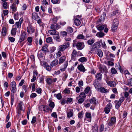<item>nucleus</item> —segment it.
<instances>
[{"label": "nucleus", "mask_w": 132, "mask_h": 132, "mask_svg": "<svg viewBox=\"0 0 132 132\" xmlns=\"http://www.w3.org/2000/svg\"><path fill=\"white\" fill-rule=\"evenodd\" d=\"M27 36V33L26 32L24 31L21 32L19 42L20 43H21L26 39Z\"/></svg>", "instance_id": "nucleus-1"}, {"label": "nucleus", "mask_w": 132, "mask_h": 132, "mask_svg": "<svg viewBox=\"0 0 132 132\" xmlns=\"http://www.w3.org/2000/svg\"><path fill=\"white\" fill-rule=\"evenodd\" d=\"M70 44L69 42H67L65 43V44L60 46L59 47V50L60 51L63 52L66 48L69 47Z\"/></svg>", "instance_id": "nucleus-2"}, {"label": "nucleus", "mask_w": 132, "mask_h": 132, "mask_svg": "<svg viewBox=\"0 0 132 132\" xmlns=\"http://www.w3.org/2000/svg\"><path fill=\"white\" fill-rule=\"evenodd\" d=\"M27 32L28 34H32L35 32V29L31 24H29L27 28Z\"/></svg>", "instance_id": "nucleus-3"}, {"label": "nucleus", "mask_w": 132, "mask_h": 132, "mask_svg": "<svg viewBox=\"0 0 132 132\" xmlns=\"http://www.w3.org/2000/svg\"><path fill=\"white\" fill-rule=\"evenodd\" d=\"M46 81L48 85H51L53 82H55L57 81V79L55 78H48L46 80Z\"/></svg>", "instance_id": "nucleus-4"}, {"label": "nucleus", "mask_w": 132, "mask_h": 132, "mask_svg": "<svg viewBox=\"0 0 132 132\" xmlns=\"http://www.w3.org/2000/svg\"><path fill=\"white\" fill-rule=\"evenodd\" d=\"M116 118L115 117H112L110 121L108 123V125L110 126L114 125V127L116 122Z\"/></svg>", "instance_id": "nucleus-5"}, {"label": "nucleus", "mask_w": 132, "mask_h": 132, "mask_svg": "<svg viewBox=\"0 0 132 132\" xmlns=\"http://www.w3.org/2000/svg\"><path fill=\"white\" fill-rule=\"evenodd\" d=\"M76 46L78 50H81L84 47V43L83 42L78 43L76 44Z\"/></svg>", "instance_id": "nucleus-6"}, {"label": "nucleus", "mask_w": 132, "mask_h": 132, "mask_svg": "<svg viewBox=\"0 0 132 132\" xmlns=\"http://www.w3.org/2000/svg\"><path fill=\"white\" fill-rule=\"evenodd\" d=\"M89 102L90 103L94 105H96L97 104L98 101L95 97H93L92 98L90 99Z\"/></svg>", "instance_id": "nucleus-7"}, {"label": "nucleus", "mask_w": 132, "mask_h": 132, "mask_svg": "<svg viewBox=\"0 0 132 132\" xmlns=\"http://www.w3.org/2000/svg\"><path fill=\"white\" fill-rule=\"evenodd\" d=\"M93 85L96 90L97 91H98L99 89L100 88V83L96 80L95 79L94 81Z\"/></svg>", "instance_id": "nucleus-8"}, {"label": "nucleus", "mask_w": 132, "mask_h": 132, "mask_svg": "<svg viewBox=\"0 0 132 132\" xmlns=\"http://www.w3.org/2000/svg\"><path fill=\"white\" fill-rule=\"evenodd\" d=\"M43 111L51 113L52 111V109L50 108L48 106L46 105H43Z\"/></svg>", "instance_id": "nucleus-9"}, {"label": "nucleus", "mask_w": 132, "mask_h": 132, "mask_svg": "<svg viewBox=\"0 0 132 132\" xmlns=\"http://www.w3.org/2000/svg\"><path fill=\"white\" fill-rule=\"evenodd\" d=\"M61 28V26L57 23L54 24H52L50 28L52 29L57 30Z\"/></svg>", "instance_id": "nucleus-10"}, {"label": "nucleus", "mask_w": 132, "mask_h": 132, "mask_svg": "<svg viewBox=\"0 0 132 132\" xmlns=\"http://www.w3.org/2000/svg\"><path fill=\"white\" fill-rule=\"evenodd\" d=\"M86 119H88L87 121L89 122H90L91 121L92 119L91 113L86 112L85 113V117L84 119L85 120H86Z\"/></svg>", "instance_id": "nucleus-11"}, {"label": "nucleus", "mask_w": 132, "mask_h": 132, "mask_svg": "<svg viewBox=\"0 0 132 132\" xmlns=\"http://www.w3.org/2000/svg\"><path fill=\"white\" fill-rule=\"evenodd\" d=\"M43 64L44 67L48 71H50L51 69V68L49 65L48 63L46 62H44Z\"/></svg>", "instance_id": "nucleus-12"}, {"label": "nucleus", "mask_w": 132, "mask_h": 132, "mask_svg": "<svg viewBox=\"0 0 132 132\" xmlns=\"http://www.w3.org/2000/svg\"><path fill=\"white\" fill-rule=\"evenodd\" d=\"M77 68L79 71H81L84 72L87 70L86 69L84 65L82 64H81L79 65L78 66Z\"/></svg>", "instance_id": "nucleus-13"}, {"label": "nucleus", "mask_w": 132, "mask_h": 132, "mask_svg": "<svg viewBox=\"0 0 132 132\" xmlns=\"http://www.w3.org/2000/svg\"><path fill=\"white\" fill-rule=\"evenodd\" d=\"M100 43H102V40H100L98 42L95 43L93 45L95 47V49L99 48L101 46Z\"/></svg>", "instance_id": "nucleus-14"}, {"label": "nucleus", "mask_w": 132, "mask_h": 132, "mask_svg": "<svg viewBox=\"0 0 132 132\" xmlns=\"http://www.w3.org/2000/svg\"><path fill=\"white\" fill-rule=\"evenodd\" d=\"M77 54V51L75 50H74L71 54V60L75 61L76 60V57Z\"/></svg>", "instance_id": "nucleus-15"}, {"label": "nucleus", "mask_w": 132, "mask_h": 132, "mask_svg": "<svg viewBox=\"0 0 132 132\" xmlns=\"http://www.w3.org/2000/svg\"><path fill=\"white\" fill-rule=\"evenodd\" d=\"M100 92L102 93H107L109 92V91L107 89H106L104 87H100V88L99 89Z\"/></svg>", "instance_id": "nucleus-16"}, {"label": "nucleus", "mask_w": 132, "mask_h": 132, "mask_svg": "<svg viewBox=\"0 0 132 132\" xmlns=\"http://www.w3.org/2000/svg\"><path fill=\"white\" fill-rule=\"evenodd\" d=\"M69 110V111L67 112V116L68 118H70L73 116V111L72 109H70Z\"/></svg>", "instance_id": "nucleus-17"}, {"label": "nucleus", "mask_w": 132, "mask_h": 132, "mask_svg": "<svg viewBox=\"0 0 132 132\" xmlns=\"http://www.w3.org/2000/svg\"><path fill=\"white\" fill-rule=\"evenodd\" d=\"M107 83L109 86L112 87H115L116 85L115 82L114 81H110L107 82Z\"/></svg>", "instance_id": "nucleus-18"}, {"label": "nucleus", "mask_w": 132, "mask_h": 132, "mask_svg": "<svg viewBox=\"0 0 132 132\" xmlns=\"http://www.w3.org/2000/svg\"><path fill=\"white\" fill-rule=\"evenodd\" d=\"M114 103L115 104L116 109L118 110L121 106V103L117 100H115L114 101Z\"/></svg>", "instance_id": "nucleus-19"}, {"label": "nucleus", "mask_w": 132, "mask_h": 132, "mask_svg": "<svg viewBox=\"0 0 132 132\" xmlns=\"http://www.w3.org/2000/svg\"><path fill=\"white\" fill-rule=\"evenodd\" d=\"M66 58V57L65 56H63L60 57L59 60V64H61L63 63L65 60Z\"/></svg>", "instance_id": "nucleus-20"}, {"label": "nucleus", "mask_w": 132, "mask_h": 132, "mask_svg": "<svg viewBox=\"0 0 132 132\" xmlns=\"http://www.w3.org/2000/svg\"><path fill=\"white\" fill-rule=\"evenodd\" d=\"M59 63V61L57 59H56L53 61L51 63V66L53 67L57 65Z\"/></svg>", "instance_id": "nucleus-21"}, {"label": "nucleus", "mask_w": 132, "mask_h": 132, "mask_svg": "<svg viewBox=\"0 0 132 132\" xmlns=\"http://www.w3.org/2000/svg\"><path fill=\"white\" fill-rule=\"evenodd\" d=\"M105 53V55L107 57H115V55L111 53L109 51L106 52Z\"/></svg>", "instance_id": "nucleus-22"}, {"label": "nucleus", "mask_w": 132, "mask_h": 132, "mask_svg": "<svg viewBox=\"0 0 132 132\" xmlns=\"http://www.w3.org/2000/svg\"><path fill=\"white\" fill-rule=\"evenodd\" d=\"M6 30L5 27H3L2 28V31L1 33V35L3 36H6Z\"/></svg>", "instance_id": "nucleus-23"}, {"label": "nucleus", "mask_w": 132, "mask_h": 132, "mask_svg": "<svg viewBox=\"0 0 132 132\" xmlns=\"http://www.w3.org/2000/svg\"><path fill=\"white\" fill-rule=\"evenodd\" d=\"M16 28H12L11 31V34L13 36H15L16 34Z\"/></svg>", "instance_id": "nucleus-24"}, {"label": "nucleus", "mask_w": 132, "mask_h": 132, "mask_svg": "<svg viewBox=\"0 0 132 132\" xmlns=\"http://www.w3.org/2000/svg\"><path fill=\"white\" fill-rule=\"evenodd\" d=\"M32 17L33 19L36 21L37 20V19L39 18L40 17L39 16L37 13H33L32 14Z\"/></svg>", "instance_id": "nucleus-25"}, {"label": "nucleus", "mask_w": 132, "mask_h": 132, "mask_svg": "<svg viewBox=\"0 0 132 132\" xmlns=\"http://www.w3.org/2000/svg\"><path fill=\"white\" fill-rule=\"evenodd\" d=\"M58 34H56L53 37L54 39L55 40L58 42H60L61 41L60 37L59 34V33L58 32Z\"/></svg>", "instance_id": "nucleus-26"}, {"label": "nucleus", "mask_w": 132, "mask_h": 132, "mask_svg": "<svg viewBox=\"0 0 132 132\" xmlns=\"http://www.w3.org/2000/svg\"><path fill=\"white\" fill-rule=\"evenodd\" d=\"M97 54L100 57H102L103 55V53L102 51L100 49H98L97 50Z\"/></svg>", "instance_id": "nucleus-27"}, {"label": "nucleus", "mask_w": 132, "mask_h": 132, "mask_svg": "<svg viewBox=\"0 0 132 132\" xmlns=\"http://www.w3.org/2000/svg\"><path fill=\"white\" fill-rule=\"evenodd\" d=\"M96 77L97 79L99 80H101L102 78V75L100 73H97L96 74Z\"/></svg>", "instance_id": "nucleus-28"}, {"label": "nucleus", "mask_w": 132, "mask_h": 132, "mask_svg": "<svg viewBox=\"0 0 132 132\" xmlns=\"http://www.w3.org/2000/svg\"><path fill=\"white\" fill-rule=\"evenodd\" d=\"M74 23L77 26L80 25L81 22L77 18H75L74 20Z\"/></svg>", "instance_id": "nucleus-29"}, {"label": "nucleus", "mask_w": 132, "mask_h": 132, "mask_svg": "<svg viewBox=\"0 0 132 132\" xmlns=\"http://www.w3.org/2000/svg\"><path fill=\"white\" fill-rule=\"evenodd\" d=\"M106 25H99L98 26L97 28V29L99 30L100 31H101L103 30L104 28L106 27Z\"/></svg>", "instance_id": "nucleus-30"}, {"label": "nucleus", "mask_w": 132, "mask_h": 132, "mask_svg": "<svg viewBox=\"0 0 132 132\" xmlns=\"http://www.w3.org/2000/svg\"><path fill=\"white\" fill-rule=\"evenodd\" d=\"M11 8L12 11V13L13 12H15L16 11V4L15 3H13L12 5Z\"/></svg>", "instance_id": "nucleus-31"}, {"label": "nucleus", "mask_w": 132, "mask_h": 132, "mask_svg": "<svg viewBox=\"0 0 132 132\" xmlns=\"http://www.w3.org/2000/svg\"><path fill=\"white\" fill-rule=\"evenodd\" d=\"M27 40L29 43L28 44L29 45H32V37H29L27 38Z\"/></svg>", "instance_id": "nucleus-32"}, {"label": "nucleus", "mask_w": 132, "mask_h": 132, "mask_svg": "<svg viewBox=\"0 0 132 132\" xmlns=\"http://www.w3.org/2000/svg\"><path fill=\"white\" fill-rule=\"evenodd\" d=\"M57 31L56 30L53 29H51L49 30L48 32L51 35H56V34Z\"/></svg>", "instance_id": "nucleus-33"}, {"label": "nucleus", "mask_w": 132, "mask_h": 132, "mask_svg": "<svg viewBox=\"0 0 132 132\" xmlns=\"http://www.w3.org/2000/svg\"><path fill=\"white\" fill-rule=\"evenodd\" d=\"M106 16V14H103L102 15L100 18L99 19L98 21V22H103L105 19V18Z\"/></svg>", "instance_id": "nucleus-34"}, {"label": "nucleus", "mask_w": 132, "mask_h": 132, "mask_svg": "<svg viewBox=\"0 0 132 132\" xmlns=\"http://www.w3.org/2000/svg\"><path fill=\"white\" fill-rule=\"evenodd\" d=\"M93 132H98V127L97 124H95L92 128Z\"/></svg>", "instance_id": "nucleus-35"}, {"label": "nucleus", "mask_w": 132, "mask_h": 132, "mask_svg": "<svg viewBox=\"0 0 132 132\" xmlns=\"http://www.w3.org/2000/svg\"><path fill=\"white\" fill-rule=\"evenodd\" d=\"M105 35L104 33L102 32H98L96 34V36L100 38L102 37Z\"/></svg>", "instance_id": "nucleus-36"}, {"label": "nucleus", "mask_w": 132, "mask_h": 132, "mask_svg": "<svg viewBox=\"0 0 132 132\" xmlns=\"http://www.w3.org/2000/svg\"><path fill=\"white\" fill-rule=\"evenodd\" d=\"M92 76H88L86 78V82L87 83H89L92 80Z\"/></svg>", "instance_id": "nucleus-37"}, {"label": "nucleus", "mask_w": 132, "mask_h": 132, "mask_svg": "<svg viewBox=\"0 0 132 132\" xmlns=\"http://www.w3.org/2000/svg\"><path fill=\"white\" fill-rule=\"evenodd\" d=\"M37 23H38L40 27H44V24L43 22H42V20L40 19V18L38 19V20H37Z\"/></svg>", "instance_id": "nucleus-38"}, {"label": "nucleus", "mask_w": 132, "mask_h": 132, "mask_svg": "<svg viewBox=\"0 0 132 132\" xmlns=\"http://www.w3.org/2000/svg\"><path fill=\"white\" fill-rule=\"evenodd\" d=\"M78 60L79 62H86L87 61V59L85 57H82L80 58Z\"/></svg>", "instance_id": "nucleus-39"}, {"label": "nucleus", "mask_w": 132, "mask_h": 132, "mask_svg": "<svg viewBox=\"0 0 132 132\" xmlns=\"http://www.w3.org/2000/svg\"><path fill=\"white\" fill-rule=\"evenodd\" d=\"M95 40L94 39H89L87 41V44L89 45H91L95 42Z\"/></svg>", "instance_id": "nucleus-40"}, {"label": "nucleus", "mask_w": 132, "mask_h": 132, "mask_svg": "<svg viewBox=\"0 0 132 132\" xmlns=\"http://www.w3.org/2000/svg\"><path fill=\"white\" fill-rule=\"evenodd\" d=\"M48 106L50 107V108L52 109V110L54 108L55 106L54 103L52 101H51L49 104Z\"/></svg>", "instance_id": "nucleus-41"}, {"label": "nucleus", "mask_w": 132, "mask_h": 132, "mask_svg": "<svg viewBox=\"0 0 132 132\" xmlns=\"http://www.w3.org/2000/svg\"><path fill=\"white\" fill-rule=\"evenodd\" d=\"M77 38L79 39H84L85 40H86V38H85L84 36L82 34H79L77 36Z\"/></svg>", "instance_id": "nucleus-42"}, {"label": "nucleus", "mask_w": 132, "mask_h": 132, "mask_svg": "<svg viewBox=\"0 0 132 132\" xmlns=\"http://www.w3.org/2000/svg\"><path fill=\"white\" fill-rule=\"evenodd\" d=\"M116 68L118 69L120 71L121 73H122L123 72V70L122 69L121 66L119 64L118 65L116 64V65H115Z\"/></svg>", "instance_id": "nucleus-43"}, {"label": "nucleus", "mask_w": 132, "mask_h": 132, "mask_svg": "<svg viewBox=\"0 0 132 132\" xmlns=\"http://www.w3.org/2000/svg\"><path fill=\"white\" fill-rule=\"evenodd\" d=\"M67 31L68 33H71L73 32V29L71 27H68L67 29Z\"/></svg>", "instance_id": "nucleus-44"}, {"label": "nucleus", "mask_w": 132, "mask_h": 132, "mask_svg": "<svg viewBox=\"0 0 132 132\" xmlns=\"http://www.w3.org/2000/svg\"><path fill=\"white\" fill-rule=\"evenodd\" d=\"M119 23V22L117 19L115 18L113 20L112 24L118 26Z\"/></svg>", "instance_id": "nucleus-45"}, {"label": "nucleus", "mask_w": 132, "mask_h": 132, "mask_svg": "<svg viewBox=\"0 0 132 132\" xmlns=\"http://www.w3.org/2000/svg\"><path fill=\"white\" fill-rule=\"evenodd\" d=\"M117 25H113L112 24V30L113 32H114L116 31L117 29Z\"/></svg>", "instance_id": "nucleus-46"}, {"label": "nucleus", "mask_w": 132, "mask_h": 132, "mask_svg": "<svg viewBox=\"0 0 132 132\" xmlns=\"http://www.w3.org/2000/svg\"><path fill=\"white\" fill-rule=\"evenodd\" d=\"M83 114L82 111L80 112L78 114V117L79 118L81 119L83 117Z\"/></svg>", "instance_id": "nucleus-47"}, {"label": "nucleus", "mask_w": 132, "mask_h": 132, "mask_svg": "<svg viewBox=\"0 0 132 132\" xmlns=\"http://www.w3.org/2000/svg\"><path fill=\"white\" fill-rule=\"evenodd\" d=\"M104 110L105 113L108 114L110 111V109L108 108V107H105L104 108Z\"/></svg>", "instance_id": "nucleus-48"}, {"label": "nucleus", "mask_w": 132, "mask_h": 132, "mask_svg": "<svg viewBox=\"0 0 132 132\" xmlns=\"http://www.w3.org/2000/svg\"><path fill=\"white\" fill-rule=\"evenodd\" d=\"M31 86H32V90L35 91L36 89L35 84L34 83L31 84V85H29V87L31 88Z\"/></svg>", "instance_id": "nucleus-49"}, {"label": "nucleus", "mask_w": 132, "mask_h": 132, "mask_svg": "<svg viewBox=\"0 0 132 132\" xmlns=\"http://www.w3.org/2000/svg\"><path fill=\"white\" fill-rule=\"evenodd\" d=\"M41 50L44 52L45 53L47 52H48V49L45 46H43L41 49Z\"/></svg>", "instance_id": "nucleus-50"}, {"label": "nucleus", "mask_w": 132, "mask_h": 132, "mask_svg": "<svg viewBox=\"0 0 132 132\" xmlns=\"http://www.w3.org/2000/svg\"><path fill=\"white\" fill-rule=\"evenodd\" d=\"M10 86H11L12 88L16 87V82L14 81L12 82L11 83Z\"/></svg>", "instance_id": "nucleus-51"}, {"label": "nucleus", "mask_w": 132, "mask_h": 132, "mask_svg": "<svg viewBox=\"0 0 132 132\" xmlns=\"http://www.w3.org/2000/svg\"><path fill=\"white\" fill-rule=\"evenodd\" d=\"M22 104V101H20L18 104V106L19 107V108L18 109L23 110Z\"/></svg>", "instance_id": "nucleus-52"}, {"label": "nucleus", "mask_w": 132, "mask_h": 132, "mask_svg": "<svg viewBox=\"0 0 132 132\" xmlns=\"http://www.w3.org/2000/svg\"><path fill=\"white\" fill-rule=\"evenodd\" d=\"M90 87H87L84 90V92L86 94H87L89 92L90 90Z\"/></svg>", "instance_id": "nucleus-53"}, {"label": "nucleus", "mask_w": 132, "mask_h": 132, "mask_svg": "<svg viewBox=\"0 0 132 132\" xmlns=\"http://www.w3.org/2000/svg\"><path fill=\"white\" fill-rule=\"evenodd\" d=\"M100 72L102 73H106L107 72L106 70L102 67H100Z\"/></svg>", "instance_id": "nucleus-54"}, {"label": "nucleus", "mask_w": 132, "mask_h": 132, "mask_svg": "<svg viewBox=\"0 0 132 132\" xmlns=\"http://www.w3.org/2000/svg\"><path fill=\"white\" fill-rule=\"evenodd\" d=\"M111 73L113 74H115L117 73V71L114 68H113L111 69Z\"/></svg>", "instance_id": "nucleus-55"}, {"label": "nucleus", "mask_w": 132, "mask_h": 132, "mask_svg": "<svg viewBox=\"0 0 132 132\" xmlns=\"http://www.w3.org/2000/svg\"><path fill=\"white\" fill-rule=\"evenodd\" d=\"M11 90L12 93H13V95L14 96V94L15 93L17 90L16 87L12 88H11Z\"/></svg>", "instance_id": "nucleus-56"}, {"label": "nucleus", "mask_w": 132, "mask_h": 132, "mask_svg": "<svg viewBox=\"0 0 132 132\" xmlns=\"http://www.w3.org/2000/svg\"><path fill=\"white\" fill-rule=\"evenodd\" d=\"M60 0H51V2L53 4H59L60 3Z\"/></svg>", "instance_id": "nucleus-57"}, {"label": "nucleus", "mask_w": 132, "mask_h": 132, "mask_svg": "<svg viewBox=\"0 0 132 132\" xmlns=\"http://www.w3.org/2000/svg\"><path fill=\"white\" fill-rule=\"evenodd\" d=\"M126 85L129 86H132V78H131L128 81Z\"/></svg>", "instance_id": "nucleus-58"}, {"label": "nucleus", "mask_w": 132, "mask_h": 132, "mask_svg": "<svg viewBox=\"0 0 132 132\" xmlns=\"http://www.w3.org/2000/svg\"><path fill=\"white\" fill-rule=\"evenodd\" d=\"M21 24L18 22H16L15 23V24L16 25L17 28L19 29H20L21 28Z\"/></svg>", "instance_id": "nucleus-59"}, {"label": "nucleus", "mask_w": 132, "mask_h": 132, "mask_svg": "<svg viewBox=\"0 0 132 132\" xmlns=\"http://www.w3.org/2000/svg\"><path fill=\"white\" fill-rule=\"evenodd\" d=\"M79 97H82V98H85L86 95L85 93L82 92L80 94Z\"/></svg>", "instance_id": "nucleus-60"}, {"label": "nucleus", "mask_w": 132, "mask_h": 132, "mask_svg": "<svg viewBox=\"0 0 132 132\" xmlns=\"http://www.w3.org/2000/svg\"><path fill=\"white\" fill-rule=\"evenodd\" d=\"M118 13V10H115L113 11V12H112L111 13V14L112 16H114L117 14Z\"/></svg>", "instance_id": "nucleus-61"}, {"label": "nucleus", "mask_w": 132, "mask_h": 132, "mask_svg": "<svg viewBox=\"0 0 132 132\" xmlns=\"http://www.w3.org/2000/svg\"><path fill=\"white\" fill-rule=\"evenodd\" d=\"M89 49L90 51H94L96 49H95V47L93 46L92 45L90 46H89Z\"/></svg>", "instance_id": "nucleus-62"}, {"label": "nucleus", "mask_w": 132, "mask_h": 132, "mask_svg": "<svg viewBox=\"0 0 132 132\" xmlns=\"http://www.w3.org/2000/svg\"><path fill=\"white\" fill-rule=\"evenodd\" d=\"M37 96V94L35 93H32L30 95L31 98H34Z\"/></svg>", "instance_id": "nucleus-63"}, {"label": "nucleus", "mask_w": 132, "mask_h": 132, "mask_svg": "<svg viewBox=\"0 0 132 132\" xmlns=\"http://www.w3.org/2000/svg\"><path fill=\"white\" fill-rule=\"evenodd\" d=\"M56 97L59 100H60L62 97L60 93H58L56 95Z\"/></svg>", "instance_id": "nucleus-64"}]
</instances>
